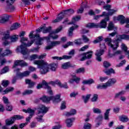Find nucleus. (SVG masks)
Listing matches in <instances>:
<instances>
[{"label": "nucleus", "mask_w": 129, "mask_h": 129, "mask_svg": "<svg viewBox=\"0 0 129 129\" xmlns=\"http://www.w3.org/2000/svg\"><path fill=\"white\" fill-rule=\"evenodd\" d=\"M119 119L120 121H122V122H127V121H128L129 120L128 117H127L125 115L119 116Z\"/></svg>", "instance_id": "obj_26"}, {"label": "nucleus", "mask_w": 129, "mask_h": 129, "mask_svg": "<svg viewBox=\"0 0 129 129\" xmlns=\"http://www.w3.org/2000/svg\"><path fill=\"white\" fill-rule=\"evenodd\" d=\"M85 71V70L84 69V68H81L80 69H78V70H76V73L77 74L79 73H84V72Z\"/></svg>", "instance_id": "obj_53"}, {"label": "nucleus", "mask_w": 129, "mask_h": 129, "mask_svg": "<svg viewBox=\"0 0 129 129\" xmlns=\"http://www.w3.org/2000/svg\"><path fill=\"white\" fill-rule=\"evenodd\" d=\"M18 65L20 66H28V63L23 60H17L15 61L13 68H16V67L18 66Z\"/></svg>", "instance_id": "obj_15"}, {"label": "nucleus", "mask_w": 129, "mask_h": 129, "mask_svg": "<svg viewBox=\"0 0 129 129\" xmlns=\"http://www.w3.org/2000/svg\"><path fill=\"white\" fill-rule=\"evenodd\" d=\"M43 85H45V88L47 89V92L50 95H53V91H52V89L49 85H48V83H46V81L43 80L42 84H39L37 87V89H41L43 87Z\"/></svg>", "instance_id": "obj_9"}, {"label": "nucleus", "mask_w": 129, "mask_h": 129, "mask_svg": "<svg viewBox=\"0 0 129 129\" xmlns=\"http://www.w3.org/2000/svg\"><path fill=\"white\" fill-rule=\"evenodd\" d=\"M116 82V80L115 79H109L108 81L105 83L106 85L107 86V87H109L111 86V85H113Z\"/></svg>", "instance_id": "obj_22"}, {"label": "nucleus", "mask_w": 129, "mask_h": 129, "mask_svg": "<svg viewBox=\"0 0 129 129\" xmlns=\"http://www.w3.org/2000/svg\"><path fill=\"white\" fill-rule=\"evenodd\" d=\"M102 41V36H99L97 39L93 41L94 44H97Z\"/></svg>", "instance_id": "obj_48"}, {"label": "nucleus", "mask_w": 129, "mask_h": 129, "mask_svg": "<svg viewBox=\"0 0 129 129\" xmlns=\"http://www.w3.org/2000/svg\"><path fill=\"white\" fill-rule=\"evenodd\" d=\"M3 100L4 102V103H5V104H10V103H11V102H10V101H9V99H8V98H7L6 97H3Z\"/></svg>", "instance_id": "obj_61"}, {"label": "nucleus", "mask_w": 129, "mask_h": 129, "mask_svg": "<svg viewBox=\"0 0 129 129\" xmlns=\"http://www.w3.org/2000/svg\"><path fill=\"white\" fill-rule=\"evenodd\" d=\"M10 84V81L8 80H3L2 83V85L4 87H7Z\"/></svg>", "instance_id": "obj_46"}, {"label": "nucleus", "mask_w": 129, "mask_h": 129, "mask_svg": "<svg viewBox=\"0 0 129 129\" xmlns=\"http://www.w3.org/2000/svg\"><path fill=\"white\" fill-rule=\"evenodd\" d=\"M10 16L8 14H3L0 16V23L4 24L9 21Z\"/></svg>", "instance_id": "obj_19"}, {"label": "nucleus", "mask_w": 129, "mask_h": 129, "mask_svg": "<svg viewBox=\"0 0 129 129\" xmlns=\"http://www.w3.org/2000/svg\"><path fill=\"white\" fill-rule=\"evenodd\" d=\"M71 76H72V79H70L69 80V83L72 84L74 82L77 84L79 83L81 79L77 77L75 75H72Z\"/></svg>", "instance_id": "obj_17"}, {"label": "nucleus", "mask_w": 129, "mask_h": 129, "mask_svg": "<svg viewBox=\"0 0 129 129\" xmlns=\"http://www.w3.org/2000/svg\"><path fill=\"white\" fill-rule=\"evenodd\" d=\"M108 31H112V30H117V27H114V24L111 22L109 23L108 27H107Z\"/></svg>", "instance_id": "obj_27"}, {"label": "nucleus", "mask_w": 129, "mask_h": 129, "mask_svg": "<svg viewBox=\"0 0 129 129\" xmlns=\"http://www.w3.org/2000/svg\"><path fill=\"white\" fill-rule=\"evenodd\" d=\"M35 59H38V54H32L29 57V59L30 60V61H33V60H35Z\"/></svg>", "instance_id": "obj_51"}, {"label": "nucleus", "mask_w": 129, "mask_h": 129, "mask_svg": "<svg viewBox=\"0 0 129 129\" xmlns=\"http://www.w3.org/2000/svg\"><path fill=\"white\" fill-rule=\"evenodd\" d=\"M115 12H116V11L114 10L110 9L108 11V14L105 13L104 16H105L106 18H107L108 16H112V15H113V14H114Z\"/></svg>", "instance_id": "obj_41"}, {"label": "nucleus", "mask_w": 129, "mask_h": 129, "mask_svg": "<svg viewBox=\"0 0 129 129\" xmlns=\"http://www.w3.org/2000/svg\"><path fill=\"white\" fill-rule=\"evenodd\" d=\"M14 89H15L14 87H9L4 90V92H5V93H9V92H12V91H14Z\"/></svg>", "instance_id": "obj_54"}, {"label": "nucleus", "mask_w": 129, "mask_h": 129, "mask_svg": "<svg viewBox=\"0 0 129 129\" xmlns=\"http://www.w3.org/2000/svg\"><path fill=\"white\" fill-rule=\"evenodd\" d=\"M97 89H106L107 88V86L106 83L103 84H98L97 86Z\"/></svg>", "instance_id": "obj_37"}, {"label": "nucleus", "mask_w": 129, "mask_h": 129, "mask_svg": "<svg viewBox=\"0 0 129 129\" xmlns=\"http://www.w3.org/2000/svg\"><path fill=\"white\" fill-rule=\"evenodd\" d=\"M27 113H30V115H34L35 114V110L31 109L30 108H28L27 109Z\"/></svg>", "instance_id": "obj_55"}, {"label": "nucleus", "mask_w": 129, "mask_h": 129, "mask_svg": "<svg viewBox=\"0 0 129 129\" xmlns=\"http://www.w3.org/2000/svg\"><path fill=\"white\" fill-rule=\"evenodd\" d=\"M109 20V17H106L104 19L102 20L99 24L92 23H88L86 25V27L89 28V29H92L93 28H100L101 29H105L106 28L107 24L106 22Z\"/></svg>", "instance_id": "obj_4"}, {"label": "nucleus", "mask_w": 129, "mask_h": 129, "mask_svg": "<svg viewBox=\"0 0 129 129\" xmlns=\"http://www.w3.org/2000/svg\"><path fill=\"white\" fill-rule=\"evenodd\" d=\"M61 94H57L55 96H50L48 97L46 96H44L40 98V100L43 101V102H45V103H49L50 100H52L53 103H58V102H60L61 101Z\"/></svg>", "instance_id": "obj_5"}, {"label": "nucleus", "mask_w": 129, "mask_h": 129, "mask_svg": "<svg viewBox=\"0 0 129 129\" xmlns=\"http://www.w3.org/2000/svg\"><path fill=\"white\" fill-rule=\"evenodd\" d=\"M51 29L52 27H51L45 28V27L43 26L42 27H39L36 31L37 32H42V31H43L44 34H47V33H50L51 32Z\"/></svg>", "instance_id": "obj_14"}, {"label": "nucleus", "mask_w": 129, "mask_h": 129, "mask_svg": "<svg viewBox=\"0 0 129 129\" xmlns=\"http://www.w3.org/2000/svg\"><path fill=\"white\" fill-rule=\"evenodd\" d=\"M21 42L22 43L21 46L18 47L16 49L17 53L21 52V54L23 55H26L28 53V49L27 47H30V46L33 44L34 41L31 40L30 42L28 41V38L22 37L21 40Z\"/></svg>", "instance_id": "obj_2"}, {"label": "nucleus", "mask_w": 129, "mask_h": 129, "mask_svg": "<svg viewBox=\"0 0 129 129\" xmlns=\"http://www.w3.org/2000/svg\"><path fill=\"white\" fill-rule=\"evenodd\" d=\"M97 99H98V95L94 94L91 98V101L92 102H96V101H97Z\"/></svg>", "instance_id": "obj_47"}, {"label": "nucleus", "mask_w": 129, "mask_h": 129, "mask_svg": "<svg viewBox=\"0 0 129 129\" xmlns=\"http://www.w3.org/2000/svg\"><path fill=\"white\" fill-rule=\"evenodd\" d=\"M112 51L113 52H114L113 54L109 53L108 54V56L110 58H111V57H113V56H115L116 55H119V54H121V51L120 50H117L115 52H114L115 50H113V49H112Z\"/></svg>", "instance_id": "obj_32"}, {"label": "nucleus", "mask_w": 129, "mask_h": 129, "mask_svg": "<svg viewBox=\"0 0 129 129\" xmlns=\"http://www.w3.org/2000/svg\"><path fill=\"white\" fill-rule=\"evenodd\" d=\"M103 65L105 68H108V67H110V63L107 61H104Z\"/></svg>", "instance_id": "obj_59"}, {"label": "nucleus", "mask_w": 129, "mask_h": 129, "mask_svg": "<svg viewBox=\"0 0 129 129\" xmlns=\"http://www.w3.org/2000/svg\"><path fill=\"white\" fill-rule=\"evenodd\" d=\"M70 67H73V66L70 62H67L62 63L61 65L62 69H68V68H70Z\"/></svg>", "instance_id": "obj_25"}, {"label": "nucleus", "mask_w": 129, "mask_h": 129, "mask_svg": "<svg viewBox=\"0 0 129 129\" xmlns=\"http://www.w3.org/2000/svg\"><path fill=\"white\" fill-rule=\"evenodd\" d=\"M37 111L38 114L41 113V115H38L37 117H36V119H37V121H39V122H43L44 120L42 118L44 116V113H46L48 111V108L46 107L44 105H40L37 109Z\"/></svg>", "instance_id": "obj_6"}, {"label": "nucleus", "mask_w": 129, "mask_h": 129, "mask_svg": "<svg viewBox=\"0 0 129 129\" xmlns=\"http://www.w3.org/2000/svg\"><path fill=\"white\" fill-rule=\"evenodd\" d=\"M28 69L29 70V72H34L35 71H37V69L33 67H29L28 68Z\"/></svg>", "instance_id": "obj_63"}, {"label": "nucleus", "mask_w": 129, "mask_h": 129, "mask_svg": "<svg viewBox=\"0 0 129 129\" xmlns=\"http://www.w3.org/2000/svg\"><path fill=\"white\" fill-rule=\"evenodd\" d=\"M77 112V111L76 109H72L70 112H66L65 113V115H66V116H71L72 115H75Z\"/></svg>", "instance_id": "obj_24"}, {"label": "nucleus", "mask_w": 129, "mask_h": 129, "mask_svg": "<svg viewBox=\"0 0 129 129\" xmlns=\"http://www.w3.org/2000/svg\"><path fill=\"white\" fill-rule=\"evenodd\" d=\"M10 38L9 34H5L3 37V41H4V44L6 46V45H9L10 42L9 41V38Z\"/></svg>", "instance_id": "obj_23"}, {"label": "nucleus", "mask_w": 129, "mask_h": 129, "mask_svg": "<svg viewBox=\"0 0 129 129\" xmlns=\"http://www.w3.org/2000/svg\"><path fill=\"white\" fill-rule=\"evenodd\" d=\"M19 36L18 35H12L10 36V40L11 42H15L18 41Z\"/></svg>", "instance_id": "obj_39"}, {"label": "nucleus", "mask_w": 129, "mask_h": 129, "mask_svg": "<svg viewBox=\"0 0 129 129\" xmlns=\"http://www.w3.org/2000/svg\"><path fill=\"white\" fill-rule=\"evenodd\" d=\"M104 53V49H99L96 51V52L95 53V55L96 56V59L99 62H101V56L103 55Z\"/></svg>", "instance_id": "obj_13"}, {"label": "nucleus", "mask_w": 129, "mask_h": 129, "mask_svg": "<svg viewBox=\"0 0 129 129\" xmlns=\"http://www.w3.org/2000/svg\"><path fill=\"white\" fill-rule=\"evenodd\" d=\"M10 54H12V51L9 49H7L4 53L2 54V57H4V56H6V55H9Z\"/></svg>", "instance_id": "obj_57"}, {"label": "nucleus", "mask_w": 129, "mask_h": 129, "mask_svg": "<svg viewBox=\"0 0 129 129\" xmlns=\"http://www.w3.org/2000/svg\"><path fill=\"white\" fill-rule=\"evenodd\" d=\"M13 119H14V121L15 120H19V119H23V118H24V117L20 115H15L14 116H13Z\"/></svg>", "instance_id": "obj_43"}, {"label": "nucleus", "mask_w": 129, "mask_h": 129, "mask_svg": "<svg viewBox=\"0 0 129 129\" xmlns=\"http://www.w3.org/2000/svg\"><path fill=\"white\" fill-rule=\"evenodd\" d=\"M118 20L120 21V23L122 25H123L125 23L126 25L125 26V28H129V18L124 19V17L122 15H119L118 17Z\"/></svg>", "instance_id": "obj_12"}, {"label": "nucleus", "mask_w": 129, "mask_h": 129, "mask_svg": "<svg viewBox=\"0 0 129 129\" xmlns=\"http://www.w3.org/2000/svg\"><path fill=\"white\" fill-rule=\"evenodd\" d=\"M34 65H37V68L39 69V72L40 74L45 75L49 72V70H50L52 71H56L58 67V64L57 63H51L48 64L47 62L44 60H35L33 62Z\"/></svg>", "instance_id": "obj_1"}, {"label": "nucleus", "mask_w": 129, "mask_h": 129, "mask_svg": "<svg viewBox=\"0 0 129 129\" xmlns=\"http://www.w3.org/2000/svg\"><path fill=\"white\" fill-rule=\"evenodd\" d=\"M95 81L94 80H93V79H90L89 80H84L82 82L83 84H88V85H90V84H92V83H95Z\"/></svg>", "instance_id": "obj_34"}, {"label": "nucleus", "mask_w": 129, "mask_h": 129, "mask_svg": "<svg viewBox=\"0 0 129 129\" xmlns=\"http://www.w3.org/2000/svg\"><path fill=\"white\" fill-rule=\"evenodd\" d=\"M8 6H9L7 7V11L8 12H14L15 10V7L12 5H8Z\"/></svg>", "instance_id": "obj_58"}, {"label": "nucleus", "mask_w": 129, "mask_h": 129, "mask_svg": "<svg viewBox=\"0 0 129 129\" xmlns=\"http://www.w3.org/2000/svg\"><path fill=\"white\" fill-rule=\"evenodd\" d=\"M34 31H31L29 34L30 39H38L36 41L37 45H42L43 44V41H44V38H40V35L39 34L34 35Z\"/></svg>", "instance_id": "obj_10"}, {"label": "nucleus", "mask_w": 129, "mask_h": 129, "mask_svg": "<svg viewBox=\"0 0 129 129\" xmlns=\"http://www.w3.org/2000/svg\"><path fill=\"white\" fill-rule=\"evenodd\" d=\"M7 72H9V67L8 66H6L2 70L1 74H5V73H7Z\"/></svg>", "instance_id": "obj_50"}, {"label": "nucleus", "mask_w": 129, "mask_h": 129, "mask_svg": "<svg viewBox=\"0 0 129 129\" xmlns=\"http://www.w3.org/2000/svg\"><path fill=\"white\" fill-rule=\"evenodd\" d=\"M121 40H122V35H117V39L113 42H112L110 38H106L105 41L108 43L109 47H110L113 51H114V50H116L117 48H118V46H119L118 42H120Z\"/></svg>", "instance_id": "obj_3"}, {"label": "nucleus", "mask_w": 129, "mask_h": 129, "mask_svg": "<svg viewBox=\"0 0 129 129\" xmlns=\"http://www.w3.org/2000/svg\"><path fill=\"white\" fill-rule=\"evenodd\" d=\"M23 4L25 5H30L29 0H21ZM16 2V0H6V4L7 6H12Z\"/></svg>", "instance_id": "obj_16"}, {"label": "nucleus", "mask_w": 129, "mask_h": 129, "mask_svg": "<svg viewBox=\"0 0 129 129\" xmlns=\"http://www.w3.org/2000/svg\"><path fill=\"white\" fill-rule=\"evenodd\" d=\"M5 122L7 125H11V124H13L14 122H15V120L14 118L12 117L10 119H7L5 120Z\"/></svg>", "instance_id": "obj_31"}, {"label": "nucleus", "mask_w": 129, "mask_h": 129, "mask_svg": "<svg viewBox=\"0 0 129 129\" xmlns=\"http://www.w3.org/2000/svg\"><path fill=\"white\" fill-rule=\"evenodd\" d=\"M62 59H65L66 60H68V59H71L72 58V56L71 55H64L61 57Z\"/></svg>", "instance_id": "obj_64"}, {"label": "nucleus", "mask_w": 129, "mask_h": 129, "mask_svg": "<svg viewBox=\"0 0 129 129\" xmlns=\"http://www.w3.org/2000/svg\"><path fill=\"white\" fill-rule=\"evenodd\" d=\"M77 28H78V26L75 25V26H72L70 28L69 30V36H70V37H72V36H73V31H74L75 29H77Z\"/></svg>", "instance_id": "obj_30"}, {"label": "nucleus", "mask_w": 129, "mask_h": 129, "mask_svg": "<svg viewBox=\"0 0 129 129\" xmlns=\"http://www.w3.org/2000/svg\"><path fill=\"white\" fill-rule=\"evenodd\" d=\"M30 73L31 72L29 71H26L23 73L17 72V76L21 78H23V77H28V76H29Z\"/></svg>", "instance_id": "obj_20"}, {"label": "nucleus", "mask_w": 129, "mask_h": 129, "mask_svg": "<svg viewBox=\"0 0 129 129\" xmlns=\"http://www.w3.org/2000/svg\"><path fill=\"white\" fill-rule=\"evenodd\" d=\"M74 119H74V118H69L66 120V122L68 127H70L72 126L73 120H74Z\"/></svg>", "instance_id": "obj_29"}, {"label": "nucleus", "mask_w": 129, "mask_h": 129, "mask_svg": "<svg viewBox=\"0 0 129 129\" xmlns=\"http://www.w3.org/2000/svg\"><path fill=\"white\" fill-rule=\"evenodd\" d=\"M21 27V24L19 23L14 24L10 28L11 31H13L14 30H17V29H19Z\"/></svg>", "instance_id": "obj_35"}, {"label": "nucleus", "mask_w": 129, "mask_h": 129, "mask_svg": "<svg viewBox=\"0 0 129 129\" xmlns=\"http://www.w3.org/2000/svg\"><path fill=\"white\" fill-rule=\"evenodd\" d=\"M93 112H94V113L100 114V113H101V110L98 108L94 107L93 108Z\"/></svg>", "instance_id": "obj_45"}, {"label": "nucleus", "mask_w": 129, "mask_h": 129, "mask_svg": "<svg viewBox=\"0 0 129 129\" xmlns=\"http://www.w3.org/2000/svg\"><path fill=\"white\" fill-rule=\"evenodd\" d=\"M91 96V94H88L86 95V97L85 96H82V98L83 99H84V102L85 103H87Z\"/></svg>", "instance_id": "obj_38"}, {"label": "nucleus", "mask_w": 129, "mask_h": 129, "mask_svg": "<svg viewBox=\"0 0 129 129\" xmlns=\"http://www.w3.org/2000/svg\"><path fill=\"white\" fill-rule=\"evenodd\" d=\"M121 48L125 52V55H126V52H128L127 51V47H126V45L124 43H122Z\"/></svg>", "instance_id": "obj_52"}, {"label": "nucleus", "mask_w": 129, "mask_h": 129, "mask_svg": "<svg viewBox=\"0 0 129 129\" xmlns=\"http://www.w3.org/2000/svg\"><path fill=\"white\" fill-rule=\"evenodd\" d=\"M6 108L7 111H12L13 110V106L11 105V103L9 104H6Z\"/></svg>", "instance_id": "obj_44"}, {"label": "nucleus", "mask_w": 129, "mask_h": 129, "mask_svg": "<svg viewBox=\"0 0 129 129\" xmlns=\"http://www.w3.org/2000/svg\"><path fill=\"white\" fill-rule=\"evenodd\" d=\"M72 14H74V10L72 9H70L67 11H65L63 12H61L60 14V15L59 16L56 18V19L52 21V23H58L59 22H61L62 20L63 19L64 17L66 16V15H72Z\"/></svg>", "instance_id": "obj_7"}, {"label": "nucleus", "mask_w": 129, "mask_h": 129, "mask_svg": "<svg viewBox=\"0 0 129 129\" xmlns=\"http://www.w3.org/2000/svg\"><path fill=\"white\" fill-rule=\"evenodd\" d=\"M84 129H91V124L89 123H86L84 124Z\"/></svg>", "instance_id": "obj_56"}, {"label": "nucleus", "mask_w": 129, "mask_h": 129, "mask_svg": "<svg viewBox=\"0 0 129 129\" xmlns=\"http://www.w3.org/2000/svg\"><path fill=\"white\" fill-rule=\"evenodd\" d=\"M60 43L61 42L60 41H52L50 45H47L45 47V49L46 50H50V49H52L53 47H55L57 45H60Z\"/></svg>", "instance_id": "obj_18"}, {"label": "nucleus", "mask_w": 129, "mask_h": 129, "mask_svg": "<svg viewBox=\"0 0 129 129\" xmlns=\"http://www.w3.org/2000/svg\"><path fill=\"white\" fill-rule=\"evenodd\" d=\"M74 43L76 45H81V44H82V42L81 41V39H80L75 40L74 41Z\"/></svg>", "instance_id": "obj_62"}, {"label": "nucleus", "mask_w": 129, "mask_h": 129, "mask_svg": "<svg viewBox=\"0 0 129 129\" xmlns=\"http://www.w3.org/2000/svg\"><path fill=\"white\" fill-rule=\"evenodd\" d=\"M81 17L79 16H76L75 17H73L72 22L68 23V25H72L73 24H75L76 22H78L79 20H80Z\"/></svg>", "instance_id": "obj_28"}, {"label": "nucleus", "mask_w": 129, "mask_h": 129, "mask_svg": "<svg viewBox=\"0 0 129 129\" xmlns=\"http://www.w3.org/2000/svg\"><path fill=\"white\" fill-rule=\"evenodd\" d=\"M33 92H34V91L32 90H25L23 93L22 95L24 96L26 95H30L31 94H33Z\"/></svg>", "instance_id": "obj_33"}, {"label": "nucleus", "mask_w": 129, "mask_h": 129, "mask_svg": "<svg viewBox=\"0 0 129 129\" xmlns=\"http://www.w3.org/2000/svg\"><path fill=\"white\" fill-rule=\"evenodd\" d=\"M122 40H126V41H128L129 40V35L127 34H122Z\"/></svg>", "instance_id": "obj_60"}, {"label": "nucleus", "mask_w": 129, "mask_h": 129, "mask_svg": "<svg viewBox=\"0 0 129 129\" xmlns=\"http://www.w3.org/2000/svg\"><path fill=\"white\" fill-rule=\"evenodd\" d=\"M56 83L58 84V86H59V87H61L62 88V87H63V88H66V89H67V88H68V85H67V83H65L64 84H62V83H61V82L59 81V82H57Z\"/></svg>", "instance_id": "obj_42"}, {"label": "nucleus", "mask_w": 129, "mask_h": 129, "mask_svg": "<svg viewBox=\"0 0 129 129\" xmlns=\"http://www.w3.org/2000/svg\"><path fill=\"white\" fill-rule=\"evenodd\" d=\"M62 29H63V27H62V26H59L55 30L50 33L48 37H45L47 42H50V38H52L53 40H56V39H58V36L55 34L57 33H59V32H60L62 30Z\"/></svg>", "instance_id": "obj_8"}, {"label": "nucleus", "mask_w": 129, "mask_h": 129, "mask_svg": "<svg viewBox=\"0 0 129 129\" xmlns=\"http://www.w3.org/2000/svg\"><path fill=\"white\" fill-rule=\"evenodd\" d=\"M104 73L106 74L107 75H109L110 74H111V73H113L114 74L115 72H114V70L113 69H110L109 70H104Z\"/></svg>", "instance_id": "obj_36"}, {"label": "nucleus", "mask_w": 129, "mask_h": 129, "mask_svg": "<svg viewBox=\"0 0 129 129\" xmlns=\"http://www.w3.org/2000/svg\"><path fill=\"white\" fill-rule=\"evenodd\" d=\"M111 109H108L106 110V112L104 113V119L106 120L109 119V111H110Z\"/></svg>", "instance_id": "obj_40"}, {"label": "nucleus", "mask_w": 129, "mask_h": 129, "mask_svg": "<svg viewBox=\"0 0 129 129\" xmlns=\"http://www.w3.org/2000/svg\"><path fill=\"white\" fill-rule=\"evenodd\" d=\"M125 93V91H121V92L116 93L115 96V98H118L121 95H123Z\"/></svg>", "instance_id": "obj_49"}, {"label": "nucleus", "mask_w": 129, "mask_h": 129, "mask_svg": "<svg viewBox=\"0 0 129 129\" xmlns=\"http://www.w3.org/2000/svg\"><path fill=\"white\" fill-rule=\"evenodd\" d=\"M26 84H28V88H32L36 85V83L31 80L26 79L25 80Z\"/></svg>", "instance_id": "obj_21"}, {"label": "nucleus", "mask_w": 129, "mask_h": 129, "mask_svg": "<svg viewBox=\"0 0 129 129\" xmlns=\"http://www.w3.org/2000/svg\"><path fill=\"white\" fill-rule=\"evenodd\" d=\"M92 53H93V51H90L86 53H82V54H80L79 57L83 56L82 58L80 59V61H84V60H86V59H91L92 57Z\"/></svg>", "instance_id": "obj_11"}]
</instances>
